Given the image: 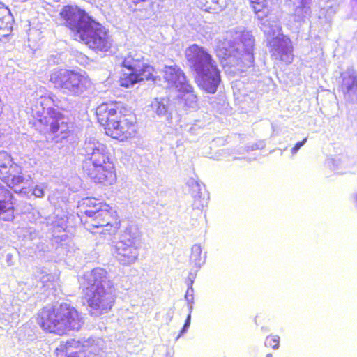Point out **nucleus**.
Here are the masks:
<instances>
[{
	"label": "nucleus",
	"instance_id": "nucleus-1",
	"mask_svg": "<svg viewBox=\"0 0 357 357\" xmlns=\"http://www.w3.org/2000/svg\"><path fill=\"white\" fill-rule=\"evenodd\" d=\"M254 43L250 32L243 27H237L227 31L224 40L220 41L216 47L217 55L223 65L242 70L243 67H250L254 62Z\"/></svg>",
	"mask_w": 357,
	"mask_h": 357
},
{
	"label": "nucleus",
	"instance_id": "nucleus-2",
	"mask_svg": "<svg viewBox=\"0 0 357 357\" xmlns=\"http://www.w3.org/2000/svg\"><path fill=\"white\" fill-rule=\"evenodd\" d=\"M257 19L261 22L260 28L267 36L271 57L282 61L287 64L291 63L294 59L291 42L281 33V26L278 20L269 13L267 0H249Z\"/></svg>",
	"mask_w": 357,
	"mask_h": 357
},
{
	"label": "nucleus",
	"instance_id": "nucleus-3",
	"mask_svg": "<svg viewBox=\"0 0 357 357\" xmlns=\"http://www.w3.org/2000/svg\"><path fill=\"white\" fill-rule=\"evenodd\" d=\"M98 121L105 133L114 139L124 141L136 133L135 116L121 102L104 103L96 109Z\"/></svg>",
	"mask_w": 357,
	"mask_h": 357
},
{
	"label": "nucleus",
	"instance_id": "nucleus-4",
	"mask_svg": "<svg viewBox=\"0 0 357 357\" xmlns=\"http://www.w3.org/2000/svg\"><path fill=\"white\" fill-rule=\"evenodd\" d=\"M80 154L85 156L84 171L95 183H111L115 178L113 164L109 161L107 146L94 137L87 138Z\"/></svg>",
	"mask_w": 357,
	"mask_h": 357
},
{
	"label": "nucleus",
	"instance_id": "nucleus-5",
	"mask_svg": "<svg viewBox=\"0 0 357 357\" xmlns=\"http://www.w3.org/2000/svg\"><path fill=\"white\" fill-rule=\"evenodd\" d=\"M185 58L190 69L196 73L198 85L205 91L215 93L221 77L211 55L203 47L193 44L186 49Z\"/></svg>",
	"mask_w": 357,
	"mask_h": 357
},
{
	"label": "nucleus",
	"instance_id": "nucleus-6",
	"mask_svg": "<svg viewBox=\"0 0 357 357\" xmlns=\"http://www.w3.org/2000/svg\"><path fill=\"white\" fill-rule=\"evenodd\" d=\"M38 323L44 331L61 335L68 331H79L84 319L74 307L62 303L54 307H44L38 314Z\"/></svg>",
	"mask_w": 357,
	"mask_h": 357
},
{
	"label": "nucleus",
	"instance_id": "nucleus-7",
	"mask_svg": "<svg viewBox=\"0 0 357 357\" xmlns=\"http://www.w3.org/2000/svg\"><path fill=\"white\" fill-rule=\"evenodd\" d=\"M87 208L84 211L86 218H81L87 229L91 227H104L102 232L104 234H114L119 229V224L115 221L111 212V207L94 198H86L84 203Z\"/></svg>",
	"mask_w": 357,
	"mask_h": 357
},
{
	"label": "nucleus",
	"instance_id": "nucleus-8",
	"mask_svg": "<svg viewBox=\"0 0 357 357\" xmlns=\"http://www.w3.org/2000/svg\"><path fill=\"white\" fill-rule=\"evenodd\" d=\"M122 66L128 70L120 78L122 86L128 88L143 80L156 81L154 69L144 62L142 52L130 51L122 61Z\"/></svg>",
	"mask_w": 357,
	"mask_h": 357
},
{
	"label": "nucleus",
	"instance_id": "nucleus-9",
	"mask_svg": "<svg viewBox=\"0 0 357 357\" xmlns=\"http://www.w3.org/2000/svg\"><path fill=\"white\" fill-rule=\"evenodd\" d=\"M140 231L135 225L128 227L119 240L112 241V253L114 257L123 266L135 264L139 255Z\"/></svg>",
	"mask_w": 357,
	"mask_h": 357
},
{
	"label": "nucleus",
	"instance_id": "nucleus-10",
	"mask_svg": "<svg viewBox=\"0 0 357 357\" xmlns=\"http://www.w3.org/2000/svg\"><path fill=\"white\" fill-rule=\"evenodd\" d=\"M50 82L64 93L73 96H80L91 86V80L85 74L66 69L54 70Z\"/></svg>",
	"mask_w": 357,
	"mask_h": 357
},
{
	"label": "nucleus",
	"instance_id": "nucleus-11",
	"mask_svg": "<svg viewBox=\"0 0 357 357\" xmlns=\"http://www.w3.org/2000/svg\"><path fill=\"white\" fill-rule=\"evenodd\" d=\"M0 178L16 193H26L31 176L22 172L21 167L13 162L6 152H0Z\"/></svg>",
	"mask_w": 357,
	"mask_h": 357
},
{
	"label": "nucleus",
	"instance_id": "nucleus-12",
	"mask_svg": "<svg viewBox=\"0 0 357 357\" xmlns=\"http://www.w3.org/2000/svg\"><path fill=\"white\" fill-rule=\"evenodd\" d=\"M38 123L44 126V132H49L58 139L57 142L66 139L70 132L68 117L54 108H49L47 114L38 120Z\"/></svg>",
	"mask_w": 357,
	"mask_h": 357
},
{
	"label": "nucleus",
	"instance_id": "nucleus-13",
	"mask_svg": "<svg viewBox=\"0 0 357 357\" xmlns=\"http://www.w3.org/2000/svg\"><path fill=\"white\" fill-rule=\"evenodd\" d=\"M89 306V312L98 317L107 313L114 304L116 296L114 288L105 289L84 294Z\"/></svg>",
	"mask_w": 357,
	"mask_h": 357
},
{
	"label": "nucleus",
	"instance_id": "nucleus-14",
	"mask_svg": "<svg viewBox=\"0 0 357 357\" xmlns=\"http://www.w3.org/2000/svg\"><path fill=\"white\" fill-rule=\"evenodd\" d=\"M80 39L97 52H107L112 45V40L107 30L96 21L91 22L90 27L82 32Z\"/></svg>",
	"mask_w": 357,
	"mask_h": 357
},
{
	"label": "nucleus",
	"instance_id": "nucleus-15",
	"mask_svg": "<svg viewBox=\"0 0 357 357\" xmlns=\"http://www.w3.org/2000/svg\"><path fill=\"white\" fill-rule=\"evenodd\" d=\"M63 24L74 31L79 38L94 20L77 6H66L59 13Z\"/></svg>",
	"mask_w": 357,
	"mask_h": 357
},
{
	"label": "nucleus",
	"instance_id": "nucleus-16",
	"mask_svg": "<svg viewBox=\"0 0 357 357\" xmlns=\"http://www.w3.org/2000/svg\"><path fill=\"white\" fill-rule=\"evenodd\" d=\"M63 24L74 31L79 38L94 20L77 6H66L59 13Z\"/></svg>",
	"mask_w": 357,
	"mask_h": 357
},
{
	"label": "nucleus",
	"instance_id": "nucleus-17",
	"mask_svg": "<svg viewBox=\"0 0 357 357\" xmlns=\"http://www.w3.org/2000/svg\"><path fill=\"white\" fill-rule=\"evenodd\" d=\"M83 294L114 288L108 273L103 268H96L84 275Z\"/></svg>",
	"mask_w": 357,
	"mask_h": 357
},
{
	"label": "nucleus",
	"instance_id": "nucleus-18",
	"mask_svg": "<svg viewBox=\"0 0 357 357\" xmlns=\"http://www.w3.org/2000/svg\"><path fill=\"white\" fill-rule=\"evenodd\" d=\"M340 91L344 99L349 103H357V73L352 68L341 73Z\"/></svg>",
	"mask_w": 357,
	"mask_h": 357
},
{
	"label": "nucleus",
	"instance_id": "nucleus-19",
	"mask_svg": "<svg viewBox=\"0 0 357 357\" xmlns=\"http://www.w3.org/2000/svg\"><path fill=\"white\" fill-rule=\"evenodd\" d=\"M73 344L77 345L79 355L83 357H100L105 347L102 339L98 337L82 338L73 341Z\"/></svg>",
	"mask_w": 357,
	"mask_h": 357
},
{
	"label": "nucleus",
	"instance_id": "nucleus-20",
	"mask_svg": "<svg viewBox=\"0 0 357 357\" xmlns=\"http://www.w3.org/2000/svg\"><path fill=\"white\" fill-rule=\"evenodd\" d=\"M164 78L169 87H174L177 90H189L190 89V84L188 82L184 73L176 66H166Z\"/></svg>",
	"mask_w": 357,
	"mask_h": 357
},
{
	"label": "nucleus",
	"instance_id": "nucleus-21",
	"mask_svg": "<svg viewBox=\"0 0 357 357\" xmlns=\"http://www.w3.org/2000/svg\"><path fill=\"white\" fill-rule=\"evenodd\" d=\"M11 197L10 192L0 183V218L4 221H11L14 218Z\"/></svg>",
	"mask_w": 357,
	"mask_h": 357
},
{
	"label": "nucleus",
	"instance_id": "nucleus-22",
	"mask_svg": "<svg viewBox=\"0 0 357 357\" xmlns=\"http://www.w3.org/2000/svg\"><path fill=\"white\" fill-rule=\"evenodd\" d=\"M311 3L312 0H288L295 21L301 22L310 16Z\"/></svg>",
	"mask_w": 357,
	"mask_h": 357
},
{
	"label": "nucleus",
	"instance_id": "nucleus-23",
	"mask_svg": "<svg viewBox=\"0 0 357 357\" xmlns=\"http://www.w3.org/2000/svg\"><path fill=\"white\" fill-rule=\"evenodd\" d=\"M151 110L159 117L169 120L172 119L169 99L167 98H155L151 104Z\"/></svg>",
	"mask_w": 357,
	"mask_h": 357
},
{
	"label": "nucleus",
	"instance_id": "nucleus-24",
	"mask_svg": "<svg viewBox=\"0 0 357 357\" xmlns=\"http://www.w3.org/2000/svg\"><path fill=\"white\" fill-rule=\"evenodd\" d=\"M186 184L190 188L191 195L195 199V207L197 208L203 207L205 202L204 199L202 198V189L201 183L196 181L195 178H190L188 180Z\"/></svg>",
	"mask_w": 357,
	"mask_h": 357
},
{
	"label": "nucleus",
	"instance_id": "nucleus-25",
	"mask_svg": "<svg viewBox=\"0 0 357 357\" xmlns=\"http://www.w3.org/2000/svg\"><path fill=\"white\" fill-rule=\"evenodd\" d=\"M75 339H70L65 343L61 342L55 351L56 357H80L77 345L72 344Z\"/></svg>",
	"mask_w": 357,
	"mask_h": 357
},
{
	"label": "nucleus",
	"instance_id": "nucleus-26",
	"mask_svg": "<svg viewBox=\"0 0 357 357\" xmlns=\"http://www.w3.org/2000/svg\"><path fill=\"white\" fill-rule=\"evenodd\" d=\"M14 19L11 13L0 17V40L7 39L13 31Z\"/></svg>",
	"mask_w": 357,
	"mask_h": 357
},
{
	"label": "nucleus",
	"instance_id": "nucleus-27",
	"mask_svg": "<svg viewBox=\"0 0 357 357\" xmlns=\"http://www.w3.org/2000/svg\"><path fill=\"white\" fill-rule=\"evenodd\" d=\"M206 254L202 255V248L200 245L195 244L191 248L190 260L197 268H199L206 261Z\"/></svg>",
	"mask_w": 357,
	"mask_h": 357
},
{
	"label": "nucleus",
	"instance_id": "nucleus-28",
	"mask_svg": "<svg viewBox=\"0 0 357 357\" xmlns=\"http://www.w3.org/2000/svg\"><path fill=\"white\" fill-rule=\"evenodd\" d=\"M179 92L182 93L180 98L184 102L185 105L188 107L194 108L196 106L197 98V96L194 93L193 88L190 85V89L189 90H178Z\"/></svg>",
	"mask_w": 357,
	"mask_h": 357
},
{
	"label": "nucleus",
	"instance_id": "nucleus-29",
	"mask_svg": "<svg viewBox=\"0 0 357 357\" xmlns=\"http://www.w3.org/2000/svg\"><path fill=\"white\" fill-rule=\"evenodd\" d=\"M202 4V8L209 13H218L221 10L219 0H199Z\"/></svg>",
	"mask_w": 357,
	"mask_h": 357
},
{
	"label": "nucleus",
	"instance_id": "nucleus-30",
	"mask_svg": "<svg viewBox=\"0 0 357 357\" xmlns=\"http://www.w3.org/2000/svg\"><path fill=\"white\" fill-rule=\"evenodd\" d=\"M42 287L51 289L54 287V276L52 274L42 272L41 275L38 276Z\"/></svg>",
	"mask_w": 357,
	"mask_h": 357
},
{
	"label": "nucleus",
	"instance_id": "nucleus-31",
	"mask_svg": "<svg viewBox=\"0 0 357 357\" xmlns=\"http://www.w3.org/2000/svg\"><path fill=\"white\" fill-rule=\"evenodd\" d=\"M279 336L267 337L265 340V345L266 347H272L273 349H277L279 347Z\"/></svg>",
	"mask_w": 357,
	"mask_h": 357
},
{
	"label": "nucleus",
	"instance_id": "nucleus-32",
	"mask_svg": "<svg viewBox=\"0 0 357 357\" xmlns=\"http://www.w3.org/2000/svg\"><path fill=\"white\" fill-rule=\"evenodd\" d=\"M185 298L188 302L189 306V311L192 312V303H193V291H191L190 287H188V290L186 291Z\"/></svg>",
	"mask_w": 357,
	"mask_h": 357
},
{
	"label": "nucleus",
	"instance_id": "nucleus-33",
	"mask_svg": "<svg viewBox=\"0 0 357 357\" xmlns=\"http://www.w3.org/2000/svg\"><path fill=\"white\" fill-rule=\"evenodd\" d=\"M45 185L43 184L36 185L33 190V194L36 197H43L44 196Z\"/></svg>",
	"mask_w": 357,
	"mask_h": 357
},
{
	"label": "nucleus",
	"instance_id": "nucleus-34",
	"mask_svg": "<svg viewBox=\"0 0 357 357\" xmlns=\"http://www.w3.org/2000/svg\"><path fill=\"white\" fill-rule=\"evenodd\" d=\"M307 138H305L301 142H297L295 146L291 149L293 155H296L298 150L306 143Z\"/></svg>",
	"mask_w": 357,
	"mask_h": 357
},
{
	"label": "nucleus",
	"instance_id": "nucleus-35",
	"mask_svg": "<svg viewBox=\"0 0 357 357\" xmlns=\"http://www.w3.org/2000/svg\"><path fill=\"white\" fill-rule=\"evenodd\" d=\"M191 314V312L190 311V313L186 318L184 326H183L182 330L181 331L180 335H178V337H179L181 335L185 333L187 331L188 328H189V326L190 325V320H191V314Z\"/></svg>",
	"mask_w": 357,
	"mask_h": 357
},
{
	"label": "nucleus",
	"instance_id": "nucleus-36",
	"mask_svg": "<svg viewBox=\"0 0 357 357\" xmlns=\"http://www.w3.org/2000/svg\"><path fill=\"white\" fill-rule=\"evenodd\" d=\"M11 13L10 9L6 6L2 2H0V17L6 16L7 15Z\"/></svg>",
	"mask_w": 357,
	"mask_h": 357
},
{
	"label": "nucleus",
	"instance_id": "nucleus-37",
	"mask_svg": "<svg viewBox=\"0 0 357 357\" xmlns=\"http://www.w3.org/2000/svg\"><path fill=\"white\" fill-rule=\"evenodd\" d=\"M195 279V275L192 273H190L188 275V287H190L191 291H193L192 284L194 282V280Z\"/></svg>",
	"mask_w": 357,
	"mask_h": 357
},
{
	"label": "nucleus",
	"instance_id": "nucleus-38",
	"mask_svg": "<svg viewBox=\"0 0 357 357\" xmlns=\"http://www.w3.org/2000/svg\"><path fill=\"white\" fill-rule=\"evenodd\" d=\"M354 199L355 206L357 208V193L356 195H354Z\"/></svg>",
	"mask_w": 357,
	"mask_h": 357
},
{
	"label": "nucleus",
	"instance_id": "nucleus-39",
	"mask_svg": "<svg viewBox=\"0 0 357 357\" xmlns=\"http://www.w3.org/2000/svg\"><path fill=\"white\" fill-rule=\"evenodd\" d=\"M266 357H273V355L272 354L269 353L266 354Z\"/></svg>",
	"mask_w": 357,
	"mask_h": 357
},
{
	"label": "nucleus",
	"instance_id": "nucleus-40",
	"mask_svg": "<svg viewBox=\"0 0 357 357\" xmlns=\"http://www.w3.org/2000/svg\"><path fill=\"white\" fill-rule=\"evenodd\" d=\"M6 257H7V259L8 260V258H10V257H11V255H9V254H8V255H7V256H6Z\"/></svg>",
	"mask_w": 357,
	"mask_h": 357
}]
</instances>
